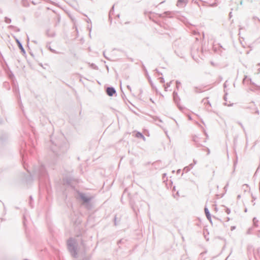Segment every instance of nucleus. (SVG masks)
<instances>
[{
    "instance_id": "nucleus-3",
    "label": "nucleus",
    "mask_w": 260,
    "mask_h": 260,
    "mask_svg": "<svg viewBox=\"0 0 260 260\" xmlns=\"http://www.w3.org/2000/svg\"><path fill=\"white\" fill-rule=\"evenodd\" d=\"M205 212L206 215L208 219H211L210 215L209 214V212L207 208L205 209Z\"/></svg>"
},
{
    "instance_id": "nucleus-2",
    "label": "nucleus",
    "mask_w": 260,
    "mask_h": 260,
    "mask_svg": "<svg viewBox=\"0 0 260 260\" xmlns=\"http://www.w3.org/2000/svg\"><path fill=\"white\" fill-rule=\"evenodd\" d=\"M187 3V0H179L177 2V6L182 7Z\"/></svg>"
},
{
    "instance_id": "nucleus-1",
    "label": "nucleus",
    "mask_w": 260,
    "mask_h": 260,
    "mask_svg": "<svg viewBox=\"0 0 260 260\" xmlns=\"http://www.w3.org/2000/svg\"><path fill=\"white\" fill-rule=\"evenodd\" d=\"M115 92V90L112 87H108L107 89V93L109 96H112Z\"/></svg>"
}]
</instances>
